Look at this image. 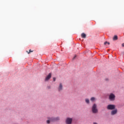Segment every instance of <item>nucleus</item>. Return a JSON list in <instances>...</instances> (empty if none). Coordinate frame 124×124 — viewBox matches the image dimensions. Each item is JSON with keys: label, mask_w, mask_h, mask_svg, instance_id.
I'll list each match as a JSON object with an SVG mask.
<instances>
[{"label": "nucleus", "mask_w": 124, "mask_h": 124, "mask_svg": "<svg viewBox=\"0 0 124 124\" xmlns=\"http://www.w3.org/2000/svg\"><path fill=\"white\" fill-rule=\"evenodd\" d=\"M48 120L46 121L47 124H50V122H56L57 121H59L60 120V117H48Z\"/></svg>", "instance_id": "1"}, {"label": "nucleus", "mask_w": 124, "mask_h": 124, "mask_svg": "<svg viewBox=\"0 0 124 124\" xmlns=\"http://www.w3.org/2000/svg\"><path fill=\"white\" fill-rule=\"evenodd\" d=\"M92 111L93 114H96L98 112V109H97V105L96 104H93L92 108Z\"/></svg>", "instance_id": "2"}, {"label": "nucleus", "mask_w": 124, "mask_h": 124, "mask_svg": "<svg viewBox=\"0 0 124 124\" xmlns=\"http://www.w3.org/2000/svg\"><path fill=\"white\" fill-rule=\"evenodd\" d=\"M108 98L110 101H114V100H115V98H116V96L113 93H111L109 95Z\"/></svg>", "instance_id": "3"}, {"label": "nucleus", "mask_w": 124, "mask_h": 124, "mask_svg": "<svg viewBox=\"0 0 124 124\" xmlns=\"http://www.w3.org/2000/svg\"><path fill=\"white\" fill-rule=\"evenodd\" d=\"M115 108H116V106H115V105L111 104L108 105L107 107V109H108V110H114Z\"/></svg>", "instance_id": "4"}, {"label": "nucleus", "mask_w": 124, "mask_h": 124, "mask_svg": "<svg viewBox=\"0 0 124 124\" xmlns=\"http://www.w3.org/2000/svg\"><path fill=\"white\" fill-rule=\"evenodd\" d=\"M73 120L72 118L69 117L67 118L65 120L66 124H72Z\"/></svg>", "instance_id": "5"}, {"label": "nucleus", "mask_w": 124, "mask_h": 124, "mask_svg": "<svg viewBox=\"0 0 124 124\" xmlns=\"http://www.w3.org/2000/svg\"><path fill=\"white\" fill-rule=\"evenodd\" d=\"M63 89V86H62V83H60L58 87V91L59 92H62V91Z\"/></svg>", "instance_id": "6"}, {"label": "nucleus", "mask_w": 124, "mask_h": 124, "mask_svg": "<svg viewBox=\"0 0 124 124\" xmlns=\"http://www.w3.org/2000/svg\"><path fill=\"white\" fill-rule=\"evenodd\" d=\"M118 113V109H112V110L110 112V115L111 116H114V115H116Z\"/></svg>", "instance_id": "7"}, {"label": "nucleus", "mask_w": 124, "mask_h": 124, "mask_svg": "<svg viewBox=\"0 0 124 124\" xmlns=\"http://www.w3.org/2000/svg\"><path fill=\"white\" fill-rule=\"evenodd\" d=\"M51 77H52V74L51 73H49L48 76H46V78L45 81L46 82L47 81H49V80L50 79Z\"/></svg>", "instance_id": "8"}, {"label": "nucleus", "mask_w": 124, "mask_h": 124, "mask_svg": "<svg viewBox=\"0 0 124 124\" xmlns=\"http://www.w3.org/2000/svg\"><path fill=\"white\" fill-rule=\"evenodd\" d=\"M85 100L86 104H90V99L86 98Z\"/></svg>", "instance_id": "9"}, {"label": "nucleus", "mask_w": 124, "mask_h": 124, "mask_svg": "<svg viewBox=\"0 0 124 124\" xmlns=\"http://www.w3.org/2000/svg\"><path fill=\"white\" fill-rule=\"evenodd\" d=\"M81 36L82 38H86V35L85 33H82L81 35Z\"/></svg>", "instance_id": "10"}, {"label": "nucleus", "mask_w": 124, "mask_h": 124, "mask_svg": "<svg viewBox=\"0 0 124 124\" xmlns=\"http://www.w3.org/2000/svg\"><path fill=\"white\" fill-rule=\"evenodd\" d=\"M90 100L91 101L93 102V101H95V98H94V97H92L91 98Z\"/></svg>", "instance_id": "11"}, {"label": "nucleus", "mask_w": 124, "mask_h": 124, "mask_svg": "<svg viewBox=\"0 0 124 124\" xmlns=\"http://www.w3.org/2000/svg\"><path fill=\"white\" fill-rule=\"evenodd\" d=\"M113 40H118V36L115 35V36L113 37Z\"/></svg>", "instance_id": "12"}, {"label": "nucleus", "mask_w": 124, "mask_h": 124, "mask_svg": "<svg viewBox=\"0 0 124 124\" xmlns=\"http://www.w3.org/2000/svg\"><path fill=\"white\" fill-rule=\"evenodd\" d=\"M106 44H108V45H109L110 44V43L108 42H105L104 43V45H106Z\"/></svg>", "instance_id": "13"}, {"label": "nucleus", "mask_w": 124, "mask_h": 124, "mask_svg": "<svg viewBox=\"0 0 124 124\" xmlns=\"http://www.w3.org/2000/svg\"><path fill=\"white\" fill-rule=\"evenodd\" d=\"M31 52H32V51H31V50L30 49L29 50V52H28V54H30V53Z\"/></svg>", "instance_id": "14"}, {"label": "nucleus", "mask_w": 124, "mask_h": 124, "mask_svg": "<svg viewBox=\"0 0 124 124\" xmlns=\"http://www.w3.org/2000/svg\"><path fill=\"white\" fill-rule=\"evenodd\" d=\"M76 55H75L74 57V58H73V60H75V58H76Z\"/></svg>", "instance_id": "15"}, {"label": "nucleus", "mask_w": 124, "mask_h": 124, "mask_svg": "<svg viewBox=\"0 0 124 124\" xmlns=\"http://www.w3.org/2000/svg\"><path fill=\"white\" fill-rule=\"evenodd\" d=\"M53 81L55 82L56 81V78H53Z\"/></svg>", "instance_id": "16"}, {"label": "nucleus", "mask_w": 124, "mask_h": 124, "mask_svg": "<svg viewBox=\"0 0 124 124\" xmlns=\"http://www.w3.org/2000/svg\"><path fill=\"white\" fill-rule=\"evenodd\" d=\"M47 89H51V86H48V87H47Z\"/></svg>", "instance_id": "17"}, {"label": "nucleus", "mask_w": 124, "mask_h": 124, "mask_svg": "<svg viewBox=\"0 0 124 124\" xmlns=\"http://www.w3.org/2000/svg\"><path fill=\"white\" fill-rule=\"evenodd\" d=\"M93 124H97L96 123H94Z\"/></svg>", "instance_id": "18"}]
</instances>
